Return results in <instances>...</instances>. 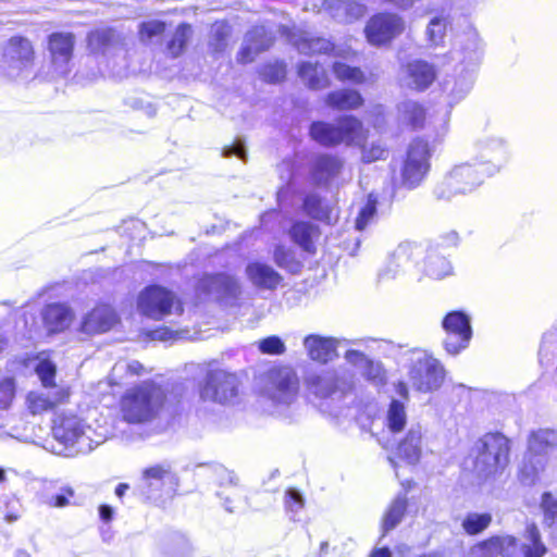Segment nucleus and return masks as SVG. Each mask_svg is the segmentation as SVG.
<instances>
[{
  "label": "nucleus",
  "mask_w": 557,
  "mask_h": 557,
  "mask_svg": "<svg viewBox=\"0 0 557 557\" xmlns=\"http://www.w3.org/2000/svg\"><path fill=\"white\" fill-rule=\"evenodd\" d=\"M176 475L169 461L151 465L141 471L138 492L147 502L158 503L166 483H173Z\"/></svg>",
  "instance_id": "obj_16"
},
{
  "label": "nucleus",
  "mask_w": 557,
  "mask_h": 557,
  "mask_svg": "<svg viewBox=\"0 0 557 557\" xmlns=\"http://www.w3.org/2000/svg\"><path fill=\"white\" fill-rule=\"evenodd\" d=\"M388 157V151L381 144H372L370 147H364L362 150V161L364 163H372L377 160H385Z\"/></svg>",
  "instance_id": "obj_60"
},
{
  "label": "nucleus",
  "mask_w": 557,
  "mask_h": 557,
  "mask_svg": "<svg viewBox=\"0 0 557 557\" xmlns=\"http://www.w3.org/2000/svg\"><path fill=\"white\" fill-rule=\"evenodd\" d=\"M245 273L250 283L259 289H275L282 282V275L271 265L259 261L249 262Z\"/></svg>",
  "instance_id": "obj_28"
},
{
  "label": "nucleus",
  "mask_w": 557,
  "mask_h": 557,
  "mask_svg": "<svg viewBox=\"0 0 557 557\" xmlns=\"http://www.w3.org/2000/svg\"><path fill=\"white\" fill-rule=\"evenodd\" d=\"M222 154L223 157L235 156L238 159L246 161L247 150L244 140L240 138H236L233 145L223 148Z\"/></svg>",
  "instance_id": "obj_62"
},
{
  "label": "nucleus",
  "mask_w": 557,
  "mask_h": 557,
  "mask_svg": "<svg viewBox=\"0 0 557 557\" xmlns=\"http://www.w3.org/2000/svg\"><path fill=\"white\" fill-rule=\"evenodd\" d=\"M376 198L370 194L368 196V200L366 205L360 209L358 216L356 219V228L358 231H363L368 224L374 219L376 214Z\"/></svg>",
  "instance_id": "obj_54"
},
{
  "label": "nucleus",
  "mask_w": 557,
  "mask_h": 557,
  "mask_svg": "<svg viewBox=\"0 0 557 557\" xmlns=\"http://www.w3.org/2000/svg\"><path fill=\"white\" fill-rule=\"evenodd\" d=\"M448 26V18L444 15L434 16L428 24L426 35L430 42L440 45L445 35Z\"/></svg>",
  "instance_id": "obj_51"
},
{
  "label": "nucleus",
  "mask_w": 557,
  "mask_h": 557,
  "mask_svg": "<svg viewBox=\"0 0 557 557\" xmlns=\"http://www.w3.org/2000/svg\"><path fill=\"white\" fill-rule=\"evenodd\" d=\"M473 83L474 72L471 69L456 66L451 73L445 75L441 82V89L448 104L453 107L467 97Z\"/></svg>",
  "instance_id": "obj_21"
},
{
  "label": "nucleus",
  "mask_w": 557,
  "mask_h": 557,
  "mask_svg": "<svg viewBox=\"0 0 557 557\" xmlns=\"http://www.w3.org/2000/svg\"><path fill=\"white\" fill-rule=\"evenodd\" d=\"M73 496L74 491L71 487H63L59 493L52 495L48 503L53 507H65L70 504V498Z\"/></svg>",
  "instance_id": "obj_63"
},
{
  "label": "nucleus",
  "mask_w": 557,
  "mask_h": 557,
  "mask_svg": "<svg viewBox=\"0 0 557 557\" xmlns=\"http://www.w3.org/2000/svg\"><path fill=\"white\" fill-rule=\"evenodd\" d=\"M197 293L214 298L224 305H234L240 294L238 278L228 273H206L197 282Z\"/></svg>",
  "instance_id": "obj_13"
},
{
  "label": "nucleus",
  "mask_w": 557,
  "mask_h": 557,
  "mask_svg": "<svg viewBox=\"0 0 557 557\" xmlns=\"http://www.w3.org/2000/svg\"><path fill=\"white\" fill-rule=\"evenodd\" d=\"M259 350L264 355L278 356L286 350L284 341L277 335H271L258 342Z\"/></svg>",
  "instance_id": "obj_55"
},
{
  "label": "nucleus",
  "mask_w": 557,
  "mask_h": 557,
  "mask_svg": "<svg viewBox=\"0 0 557 557\" xmlns=\"http://www.w3.org/2000/svg\"><path fill=\"white\" fill-rule=\"evenodd\" d=\"M274 42V36L264 26H255L247 32L240 50L237 53V61L250 63L256 55L268 50Z\"/></svg>",
  "instance_id": "obj_23"
},
{
  "label": "nucleus",
  "mask_w": 557,
  "mask_h": 557,
  "mask_svg": "<svg viewBox=\"0 0 557 557\" xmlns=\"http://www.w3.org/2000/svg\"><path fill=\"white\" fill-rule=\"evenodd\" d=\"M324 101L332 109L345 111L360 108L364 99L359 91L343 88L329 92Z\"/></svg>",
  "instance_id": "obj_38"
},
{
  "label": "nucleus",
  "mask_w": 557,
  "mask_h": 557,
  "mask_svg": "<svg viewBox=\"0 0 557 557\" xmlns=\"http://www.w3.org/2000/svg\"><path fill=\"white\" fill-rule=\"evenodd\" d=\"M492 522V516L488 512H468L462 520V528L469 535H476L483 532Z\"/></svg>",
  "instance_id": "obj_49"
},
{
  "label": "nucleus",
  "mask_w": 557,
  "mask_h": 557,
  "mask_svg": "<svg viewBox=\"0 0 557 557\" xmlns=\"http://www.w3.org/2000/svg\"><path fill=\"white\" fill-rule=\"evenodd\" d=\"M345 359L348 363H350L354 367H357L362 370V368L367 364V362L370 360L368 356H366L363 352L356 350V349H349L345 352Z\"/></svg>",
  "instance_id": "obj_64"
},
{
  "label": "nucleus",
  "mask_w": 557,
  "mask_h": 557,
  "mask_svg": "<svg viewBox=\"0 0 557 557\" xmlns=\"http://www.w3.org/2000/svg\"><path fill=\"white\" fill-rule=\"evenodd\" d=\"M474 162L488 175L498 173L509 161L508 141L499 136H484L474 144Z\"/></svg>",
  "instance_id": "obj_11"
},
{
  "label": "nucleus",
  "mask_w": 557,
  "mask_h": 557,
  "mask_svg": "<svg viewBox=\"0 0 557 557\" xmlns=\"http://www.w3.org/2000/svg\"><path fill=\"white\" fill-rule=\"evenodd\" d=\"M361 371L366 380L375 386H381L386 383L385 370L383 369L382 363L379 361L370 359Z\"/></svg>",
  "instance_id": "obj_53"
},
{
  "label": "nucleus",
  "mask_w": 557,
  "mask_h": 557,
  "mask_svg": "<svg viewBox=\"0 0 557 557\" xmlns=\"http://www.w3.org/2000/svg\"><path fill=\"white\" fill-rule=\"evenodd\" d=\"M259 74L264 82L276 84L285 78L286 65L282 61L267 63L260 69Z\"/></svg>",
  "instance_id": "obj_52"
},
{
  "label": "nucleus",
  "mask_w": 557,
  "mask_h": 557,
  "mask_svg": "<svg viewBox=\"0 0 557 557\" xmlns=\"http://www.w3.org/2000/svg\"><path fill=\"white\" fill-rule=\"evenodd\" d=\"M325 9L335 21L351 23L366 12V7L352 0H325Z\"/></svg>",
  "instance_id": "obj_34"
},
{
  "label": "nucleus",
  "mask_w": 557,
  "mask_h": 557,
  "mask_svg": "<svg viewBox=\"0 0 557 557\" xmlns=\"http://www.w3.org/2000/svg\"><path fill=\"white\" fill-rule=\"evenodd\" d=\"M453 176L459 182L466 195L476 190L490 177L475 162H465L453 166Z\"/></svg>",
  "instance_id": "obj_30"
},
{
  "label": "nucleus",
  "mask_w": 557,
  "mask_h": 557,
  "mask_svg": "<svg viewBox=\"0 0 557 557\" xmlns=\"http://www.w3.org/2000/svg\"><path fill=\"white\" fill-rule=\"evenodd\" d=\"M69 397V393L63 388L54 391L29 392L26 397L27 408L32 414H39L51 410L57 405L63 403Z\"/></svg>",
  "instance_id": "obj_32"
},
{
  "label": "nucleus",
  "mask_w": 557,
  "mask_h": 557,
  "mask_svg": "<svg viewBox=\"0 0 557 557\" xmlns=\"http://www.w3.org/2000/svg\"><path fill=\"white\" fill-rule=\"evenodd\" d=\"M557 451V431L540 429L531 432L528 438V449L519 470V480L525 486H533L540 480L547 459Z\"/></svg>",
  "instance_id": "obj_4"
},
{
  "label": "nucleus",
  "mask_w": 557,
  "mask_h": 557,
  "mask_svg": "<svg viewBox=\"0 0 557 557\" xmlns=\"http://www.w3.org/2000/svg\"><path fill=\"white\" fill-rule=\"evenodd\" d=\"M305 499L301 493L296 488H288L285 493V507L290 513L292 520H298L299 511L304 508Z\"/></svg>",
  "instance_id": "obj_56"
},
{
  "label": "nucleus",
  "mask_w": 557,
  "mask_h": 557,
  "mask_svg": "<svg viewBox=\"0 0 557 557\" xmlns=\"http://www.w3.org/2000/svg\"><path fill=\"white\" fill-rule=\"evenodd\" d=\"M75 36L69 32H54L48 36V52L54 72L65 76L71 72Z\"/></svg>",
  "instance_id": "obj_19"
},
{
  "label": "nucleus",
  "mask_w": 557,
  "mask_h": 557,
  "mask_svg": "<svg viewBox=\"0 0 557 557\" xmlns=\"http://www.w3.org/2000/svg\"><path fill=\"white\" fill-rule=\"evenodd\" d=\"M422 426L412 423L397 446V456L409 465L419 462L422 454Z\"/></svg>",
  "instance_id": "obj_27"
},
{
  "label": "nucleus",
  "mask_w": 557,
  "mask_h": 557,
  "mask_svg": "<svg viewBox=\"0 0 557 557\" xmlns=\"http://www.w3.org/2000/svg\"><path fill=\"white\" fill-rule=\"evenodd\" d=\"M422 253L420 246L413 243H401L392 253L387 268L382 275L395 277L399 272L410 270Z\"/></svg>",
  "instance_id": "obj_26"
},
{
  "label": "nucleus",
  "mask_w": 557,
  "mask_h": 557,
  "mask_svg": "<svg viewBox=\"0 0 557 557\" xmlns=\"http://www.w3.org/2000/svg\"><path fill=\"white\" fill-rule=\"evenodd\" d=\"M544 511V522L552 527L557 523V497L554 498L549 492L542 495V504Z\"/></svg>",
  "instance_id": "obj_58"
},
{
  "label": "nucleus",
  "mask_w": 557,
  "mask_h": 557,
  "mask_svg": "<svg viewBox=\"0 0 557 557\" xmlns=\"http://www.w3.org/2000/svg\"><path fill=\"white\" fill-rule=\"evenodd\" d=\"M238 380L233 373L221 369L209 370L199 386V397L203 403L225 405L237 396Z\"/></svg>",
  "instance_id": "obj_12"
},
{
  "label": "nucleus",
  "mask_w": 557,
  "mask_h": 557,
  "mask_svg": "<svg viewBox=\"0 0 557 557\" xmlns=\"http://www.w3.org/2000/svg\"><path fill=\"white\" fill-rule=\"evenodd\" d=\"M193 552L191 541L181 531H171L162 540L161 557H189Z\"/></svg>",
  "instance_id": "obj_35"
},
{
  "label": "nucleus",
  "mask_w": 557,
  "mask_h": 557,
  "mask_svg": "<svg viewBox=\"0 0 557 557\" xmlns=\"http://www.w3.org/2000/svg\"><path fill=\"white\" fill-rule=\"evenodd\" d=\"M429 144L421 139H413L408 146L400 168V185L409 190L418 188L425 180L431 164Z\"/></svg>",
  "instance_id": "obj_7"
},
{
  "label": "nucleus",
  "mask_w": 557,
  "mask_h": 557,
  "mask_svg": "<svg viewBox=\"0 0 557 557\" xmlns=\"http://www.w3.org/2000/svg\"><path fill=\"white\" fill-rule=\"evenodd\" d=\"M362 128V123L352 115H346L332 124L314 121L309 128L310 137L325 147H333L341 143H351Z\"/></svg>",
  "instance_id": "obj_8"
},
{
  "label": "nucleus",
  "mask_w": 557,
  "mask_h": 557,
  "mask_svg": "<svg viewBox=\"0 0 557 557\" xmlns=\"http://www.w3.org/2000/svg\"><path fill=\"white\" fill-rule=\"evenodd\" d=\"M305 384L311 394L321 399L344 404L355 399V374L348 369L308 372Z\"/></svg>",
  "instance_id": "obj_3"
},
{
  "label": "nucleus",
  "mask_w": 557,
  "mask_h": 557,
  "mask_svg": "<svg viewBox=\"0 0 557 557\" xmlns=\"http://www.w3.org/2000/svg\"><path fill=\"white\" fill-rule=\"evenodd\" d=\"M211 470H212L214 481L221 487L232 490L231 493H228L226 495H225L224 491H219V492H216V495H218V497H220L221 499L224 500L223 506H224L225 510L228 512H233L234 508L232 505H233L234 498L236 496L235 492H236V486H237V481H238L237 476L235 475V473L233 471L226 469L222 465H214V466H212Z\"/></svg>",
  "instance_id": "obj_36"
},
{
  "label": "nucleus",
  "mask_w": 557,
  "mask_h": 557,
  "mask_svg": "<svg viewBox=\"0 0 557 557\" xmlns=\"http://www.w3.org/2000/svg\"><path fill=\"white\" fill-rule=\"evenodd\" d=\"M15 382L12 377H7L0 382V408L8 409L15 397Z\"/></svg>",
  "instance_id": "obj_59"
},
{
  "label": "nucleus",
  "mask_w": 557,
  "mask_h": 557,
  "mask_svg": "<svg viewBox=\"0 0 557 557\" xmlns=\"http://www.w3.org/2000/svg\"><path fill=\"white\" fill-rule=\"evenodd\" d=\"M119 321L115 311L108 306L94 308L82 320L79 331L87 335L110 331Z\"/></svg>",
  "instance_id": "obj_25"
},
{
  "label": "nucleus",
  "mask_w": 557,
  "mask_h": 557,
  "mask_svg": "<svg viewBox=\"0 0 557 557\" xmlns=\"http://www.w3.org/2000/svg\"><path fill=\"white\" fill-rule=\"evenodd\" d=\"M165 30V23L158 20L143 22L139 32L143 37L148 39L162 34Z\"/></svg>",
  "instance_id": "obj_61"
},
{
  "label": "nucleus",
  "mask_w": 557,
  "mask_h": 557,
  "mask_svg": "<svg viewBox=\"0 0 557 557\" xmlns=\"http://www.w3.org/2000/svg\"><path fill=\"white\" fill-rule=\"evenodd\" d=\"M408 86L412 89L423 91L428 89L436 78V69L432 63L424 60H413L406 65Z\"/></svg>",
  "instance_id": "obj_31"
},
{
  "label": "nucleus",
  "mask_w": 557,
  "mask_h": 557,
  "mask_svg": "<svg viewBox=\"0 0 557 557\" xmlns=\"http://www.w3.org/2000/svg\"><path fill=\"white\" fill-rule=\"evenodd\" d=\"M258 391L264 410L277 418L292 420L298 408L300 381L290 366L275 364L258 381Z\"/></svg>",
  "instance_id": "obj_1"
},
{
  "label": "nucleus",
  "mask_w": 557,
  "mask_h": 557,
  "mask_svg": "<svg viewBox=\"0 0 557 557\" xmlns=\"http://www.w3.org/2000/svg\"><path fill=\"white\" fill-rule=\"evenodd\" d=\"M398 121L412 129L421 128L425 121V110L414 100H405L397 106Z\"/></svg>",
  "instance_id": "obj_39"
},
{
  "label": "nucleus",
  "mask_w": 557,
  "mask_h": 557,
  "mask_svg": "<svg viewBox=\"0 0 557 557\" xmlns=\"http://www.w3.org/2000/svg\"><path fill=\"white\" fill-rule=\"evenodd\" d=\"M453 53V58L459 62L457 66L471 69L475 73L483 57V46L479 34L475 30L465 33L459 41V48Z\"/></svg>",
  "instance_id": "obj_24"
},
{
  "label": "nucleus",
  "mask_w": 557,
  "mask_h": 557,
  "mask_svg": "<svg viewBox=\"0 0 557 557\" xmlns=\"http://www.w3.org/2000/svg\"><path fill=\"white\" fill-rule=\"evenodd\" d=\"M405 30V20L392 12H380L370 17L364 27L370 45L380 47L391 44Z\"/></svg>",
  "instance_id": "obj_15"
},
{
  "label": "nucleus",
  "mask_w": 557,
  "mask_h": 557,
  "mask_svg": "<svg viewBox=\"0 0 557 557\" xmlns=\"http://www.w3.org/2000/svg\"><path fill=\"white\" fill-rule=\"evenodd\" d=\"M301 211L309 218L321 222L330 220L331 209L324 198L318 193L305 194L301 202Z\"/></svg>",
  "instance_id": "obj_41"
},
{
  "label": "nucleus",
  "mask_w": 557,
  "mask_h": 557,
  "mask_svg": "<svg viewBox=\"0 0 557 557\" xmlns=\"http://www.w3.org/2000/svg\"><path fill=\"white\" fill-rule=\"evenodd\" d=\"M137 307L143 315L157 321L171 314L173 308L178 313L183 312L182 305L180 302L176 304L174 293L160 285L145 287L139 293Z\"/></svg>",
  "instance_id": "obj_10"
},
{
  "label": "nucleus",
  "mask_w": 557,
  "mask_h": 557,
  "mask_svg": "<svg viewBox=\"0 0 557 557\" xmlns=\"http://www.w3.org/2000/svg\"><path fill=\"white\" fill-rule=\"evenodd\" d=\"M34 48L24 37L10 38L3 48V63L11 70L10 75H17L33 65Z\"/></svg>",
  "instance_id": "obj_20"
},
{
  "label": "nucleus",
  "mask_w": 557,
  "mask_h": 557,
  "mask_svg": "<svg viewBox=\"0 0 557 557\" xmlns=\"http://www.w3.org/2000/svg\"><path fill=\"white\" fill-rule=\"evenodd\" d=\"M308 181L315 187H327L343 171L342 158L331 153H317L308 160Z\"/></svg>",
  "instance_id": "obj_18"
},
{
  "label": "nucleus",
  "mask_w": 557,
  "mask_h": 557,
  "mask_svg": "<svg viewBox=\"0 0 557 557\" xmlns=\"http://www.w3.org/2000/svg\"><path fill=\"white\" fill-rule=\"evenodd\" d=\"M451 270L450 261L438 248L431 247L426 251L424 272L428 276L440 280L449 275Z\"/></svg>",
  "instance_id": "obj_40"
},
{
  "label": "nucleus",
  "mask_w": 557,
  "mask_h": 557,
  "mask_svg": "<svg viewBox=\"0 0 557 557\" xmlns=\"http://www.w3.org/2000/svg\"><path fill=\"white\" fill-rule=\"evenodd\" d=\"M35 371L45 388H53V391L57 389L54 383L57 369L51 361H40Z\"/></svg>",
  "instance_id": "obj_57"
},
{
  "label": "nucleus",
  "mask_w": 557,
  "mask_h": 557,
  "mask_svg": "<svg viewBox=\"0 0 557 557\" xmlns=\"http://www.w3.org/2000/svg\"><path fill=\"white\" fill-rule=\"evenodd\" d=\"M52 435L65 448L77 446L75 450L83 451L87 445L89 450L92 449L89 443L91 440L85 435L83 421L77 416H59L54 419Z\"/></svg>",
  "instance_id": "obj_17"
},
{
  "label": "nucleus",
  "mask_w": 557,
  "mask_h": 557,
  "mask_svg": "<svg viewBox=\"0 0 557 557\" xmlns=\"http://www.w3.org/2000/svg\"><path fill=\"white\" fill-rule=\"evenodd\" d=\"M337 341L333 337H324L310 334L304 338V346L310 359L322 363L329 362L336 351Z\"/></svg>",
  "instance_id": "obj_33"
},
{
  "label": "nucleus",
  "mask_w": 557,
  "mask_h": 557,
  "mask_svg": "<svg viewBox=\"0 0 557 557\" xmlns=\"http://www.w3.org/2000/svg\"><path fill=\"white\" fill-rule=\"evenodd\" d=\"M442 326L446 333L444 348L449 355L456 356L469 346L472 327L471 319L465 311L448 312L442 321Z\"/></svg>",
  "instance_id": "obj_14"
},
{
  "label": "nucleus",
  "mask_w": 557,
  "mask_h": 557,
  "mask_svg": "<svg viewBox=\"0 0 557 557\" xmlns=\"http://www.w3.org/2000/svg\"><path fill=\"white\" fill-rule=\"evenodd\" d=\"M407 498L405 496L399 495L393 500L382 520L383 536L401 522L407 511Z\"/></svg>",
  "instance_id": "obj_45"
},
{
  "label": "nucleus",
  "mask_w": 557,
  "mask_h": 557,
  "mask_svg": "<svg viewBox=\"0 0 557 557\" xmlns=\"http://www.w3.org/2000/svg\"><path fill=\"white\" fill-rule=\"evenodd\" d=\"M72 308L62 302H52L45 307L42 320L49 333H61L70 327L74 320Z\"/></svg>",
  "instance_id": "obj_29"
},
{
  "label": "nucleus",
  "mask_w": 557,
  "mask_h": 557,
  "mask_svg": "<svg viewBox=\"0 0 557 557\" xmlns=\"http://www.w3.org/2000/svg\"><path fill=\"white\" fill-rule=\"evenodd\" d=\"M87 49L96 57H111L123 50V39L112 27H101L87 34Z\"/></svg>",
  "instance_id": "obj_22"
},
{
  "label": "nucleus",
  "mask_w": 557,
  "mask_h": 557,
  "mask_svg": "<svg viewBox=\"0 0 557 557\" xmlns=\"http://www.w3.org/2000/svg\"><path fill=\"white\" fill-rule=\"evenodd\" d=\"M164 400L162 389L152 382L127 389L121 400L123 418L128 423H144L152 420Z\"/></svg>",
  "instance_id": "obj_5"
},
{
  "label": "nucleus",
  "mask_w": 557,
  "mask_h": 557,
  "mask_svg": "<svg viewBox=\"0 0 557 557\" xmlns=\"http://www.w3.org/2000/svg\"><path fill=\"white\" fill-rule=\"evenodd\" d=\"M190 36V26L186 23L180 24L174 34L172 35V38L166 44V51L172 58H177L181 55L186 45L189 40Z\"/></svg>",
  "instance_id": "obj_48"
},
{
  "label": "nucleus",
  "mask_w": 557,
  "mask_h": 557,
  "mask_svg": "<svg viewBox=\"0 0 557 557\" xmlns=\"http://www.w3.org/2000/svg\"><path fill=\"white\" fill-rule=\"evenodd\" d=\"M317 227L310 222L296 221L289 230L292 240L305 251L311 252L314 249L313 235Z\"/></svg>",
  "instance_id": "obj_44"
},
{
  "label": "nucleus",
  "mask_w": 557,
  "mask_h": 557,
  "mask_svg": "<svg viewBox=\"0 0 557 557\" xmlns=\"http://www.w3.org/2000/svg\"><path fill=\"white\" fill-rule=\"evenodd\" d=\"M298 75L310 89H322L329 85L324 69L309 61L298 64Z\"/></svg>",
  "instance_id": "obj_43"
},
{
  "label": "nucleus",
  "mask_w": 557,
  "mask_h": 557,
  "mask_svg": "<svg viewBox=\"0 0 557 557\" xmlns=\"http://www.w3.org/2000/svg\"><path fill=\"white\" fill-rule=\"evenodd\" d=\"M275 264L290 274H298L302 269V263L297 259L295 251L283 245H277L273 251Z\"/></svg>",
  "instance_id": "obj_46"
},
{
  "label": "nucleus",
  "mask_w": 557,
  "mask_h": 557,
  "mask_svg": "<svg viewBox=\"0 0 557 557\" xmlns=\"http://www.w3.org/2000/svg\"><path fill=\"white\" fill-rule=\"evenodd\" d=\"M407 423V412L405 403L393 398L389 403L386 413V425L392 433H399Z\"/></svg>",
  "instance_id": "obj_47"
},
{
  "label": "nucleus",
  "mask_w": 557,
  "mask_h": 557,
  "mask_svg": "<svg viewBox=\"0 0 557 557\" xmlns=\"http://www.w3.org/2000/svg\"><path fill=\"white\" fill-rule=\"evenodd\" d=\"M294 46L298 52L302 54H329L334 50V45L329 39L323 37H313L306 33L300 34L295 38Z\"/></svg>",
  "instance_id": "obj_42"
},
{
  "label": "nucleus",
  "mask_w": 557,
  "mask_h": 557,
  "mask_svg": "<svg viewBox=\"0 0 557 557\" xmlns=\"http://www.w3.org/2000/svg\"><path fill=\"white\" fill-rule=\"evenodd\" d=\"M525 539L528 543L519 544L517 539L510 535L492 536L473 545L469 550V557H543L546 547L534 523L527 525Z\"/></svg>",
  "instance_id": "obj_2"
},
{
  "label": "nucleus",
  "mask_w": 557,
  "mask_h": 557,
  "mask_svg": "<svg viewBox=\"0 0 557 557\" xmlns=\"http://www.w3.org/2000/svg\"><path fill=\"white\" fill-rule=\"evenodd\" d=\"M510 449V440L503 433L484 434L472 448L474 469L484 478L503 472L509 463Z\"/></svg>",
  "instance_id": "obj_6"
},
{
  "label": "nucleus",
  "mask_w": 557,
  "mask_h": 557,
  "mask_svg": "<svg viewBox=\"0 0 557 557\" xmlns=\"http://www.w3.org/2000/svg\"><path fill=\"white\" fill-rule=\"evenodd\" d=\"M409 352L412 362L409 379L412 386L422 393L437 389L444 380V369L440 362L420 349H412Z\"/></svg>",
  "instance_id": "obj_9"
},
{
  "label": "nucleus",
  "mask_w": 557,
  "mask_h": 557,
  "mask_svg": "<svg viewBox=\"0 0 557 557\" xmlns=\"http://www.w3.org/2000/svg\"><path fill=\"white\" fill-rule=\"evenodd\" d=\"M332 70L335 77L342 82L362 84L367 79L364 72L360 67L351 66L341 61L334 62Z\"/></svg>",
  "instance_id": "obj_50"
},
{
  "label": "nucleus",
  "mask_w": 557,
  "mask_h": 557,
  "mask_svg": "<svg viewBox=\"0 0 557 557\" xmlns=\"http://www.w3.org/2000/svg\"><path fill=\"white\" fill-rule=\"evenodd\" d=\"M458 196L466 194L450 171L445 172L432 187V197L437 202L449 203Z\"/></svg>",
  "instance_id": "obj_37"
}]
</instances>
